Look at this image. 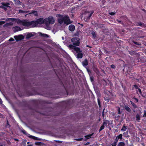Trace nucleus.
Segmentation results:
<instances>
[{
  "label": "nucleus",
  "instance_id": "nucleus-25",
  "mask_svg": "<svg viewBox=\"0 0 146 146\" xmlns=\"http://www.w3.org/2000/svg\"><path fill=\"white\" fill-rule=\"evenodd\" d=\"M126 127L125 126H123L121 129V131H125L126 130Z\"/></svg>",
  "mask_w": 146,
  "mask_h": 146
},
{
  "label": "nucleus",
  "instance_id": "nucleus-11",
  "mask_svg": "<svg viewBox=\"0 0 146 146\" xmlns=\"http://www.w3.org/2000/svg\"><path fill=\"white\" fill-rule=\"evenodd\" d=\"M69 30L71 31H73L75 29V26L74 25H70L69 27Z\"/></svg>",
  "mask_w": 146,
  "mask_h": 146
},
{
  "label": "nucleus",
  "instance_id": "nucleus-21",
  "mask_svg": "<svg viewBox=\"0 0 146 146\" xmlns=\"http://www.w3.org/2000/svg\"><path fill=\"white\" fill-rule=\"evenodd\" d=\"M40 35H41V36H42L44 37H49L48 35L46 34H42V33H40Z\"/></svg>",
  "mask_w": 146,
  "mask_h": 146
},
{
  "label": "nucleus",
  "instance_id": "nucleus-27",
  "mask_svg": "<svg viewBox=\"0 0 146 146\" xmlns=\"http://www.w3.org/2000/svg\"><path fill=\"white\" fill-rule=\"evenodd\" d=\"M29 11H23L22 10H20L19 11V13H28Z\"/></svg>",
  "mask_w": 146,
  "mask_h": 146
},
{
  "label": "nucleus",
  "instance_id": "nucleus-36",
  "mask_svg": "<svg viewBox=\"0 0 146 146\" xmlns=\"http://www.w3.org/2000/svg\"><path fill=\"white\" fill-rule=\"evenodd\" d=\"M109 14L111 15H115V13L114 12H111L109 13Z\"/></svg>",
  "mask_w": 146,
  "mask_h": 146
},
{
  "label": "nucleus",
  "instance_id": "nucleus-18",
  "mask_svg": "<svg viewBox=\"0 0 146 146\" xmlns=\"http://www.w3.org/2000/svg\"><path fill=\"white\" fill-rule=\"evenodd\" d=\"M122 134H120L119 135L117 136L116 138L118 140L119 139L121 140V139H122Z\"/></svg>",
  "mask_w": 146,
  "mask_h": 146
},
{
  "label": "nucleus",
  "instance_id": "nucleus-39",
  "mask_svg": "<svg viewBox=\"0 0 146 146\" xmlns=\"http://www.w3.org/2000/svg\"><path fill=\"white\" fill-rule=\"evenodd\" d=\"M98 104L99 106L100 107V100H99L98 99Z\"/></svg>",
  "mask_w": 146,
  "mask_h": 146
},
{
  "label": "nucleus",
  "instance_id": "nucleus-55",
  "mask_svg": "<svg viewBox=\"0 0 146 146\" xmlns=\"http://www.w3.org/2000/svg\"><path fill=\"white\" fill-rule=\"evenodd\" d=\"M29 142H28L27 143V144H29Z\"/></svg>",
  "mask_w": 146,
  "mask_h": 146
},
{
  "label": "nucleus",
  "instance_id": "nucleus-31",
  "mask_svg": "<svg viewBox=\"0 0 146 146\" xmlns=\"http://www.w3.org/2000/svg\"><path fill=\"white\" fill-rule=\"evenodd\" d=\"M0 8H2V9H4L5 10H6V8L4 6H3V5H2V6H1L0 7Z\"/></svg>",
  "mask_w": 146,
  "mask_h": 146
},
{
  "label": "nucleus",
  "instance_id": "nucleus-13",
  "mask_svg": "<svg viewBox=\"0 0 146 146\" xmlns=\"http://www.w3.org/2000/svg\"><path fill=\"white\" fill-rule=\"evenodd\" d=\"M88 63V61L86 59H85V60L82 62L83 65L85 67L87 65Z\"/></svg>",
  "mask_w": 146,
  "mask_h": 146
},
{
  "label": "nucleus",
  "instance_id": "nucleus-1",
  "mask_svg": "<svg viewBox=\"0 0 146 146\" xmlns=\"http://www.w3.org/2000/svg\"><path fill=\"white\" fill-rule=\"evenodd\" d=\"M58 23L62 24L64 23V24L68 25L71 23L70 21L68 16L67 15H59L58 18Z\"/></svg>",
  "mask_w": 146,
  "mask_h": 146
},
{
  "label": "nucleus",
  "instance_id": "nucleus-9",
  "mask_svg": "<svg viewBox=\"0 0 146 146\" xmlns=\"http://www.w3.org/2000/svg\"><path fill=\"white\" fill-rule=\"evenodd\" d=\"M13 29L14 32H17L21 31V29L20 27L18 26H15L13 28Z\"/></svg>",
  "mask_w": 146,
  "mask_h": 146
},
{
  "label": "nucleus",
  "instance_id": "nucleus-32",
  "mask_svg": "<svg viewBox=\"0 0 146 146\" xmlns=\"http://www.w3.org/2000/svg\"><path fill=\"white\" fill-rule=\"evenodd\" d=\"M128 131H127L126 132L124 133H123V135H125V136H126L128 134Z\"/></svg>",
  "mask_w": 146,
  "mask_h": 146
},
{
  "label": "nucleus",
  "instance_id": "nucleus-58",
  "mask_svg": "<svg viewBox=\"0 0 146 146\" xmlns=\"http://www.w3.org/2000/svg\"><path fill=\"white\" fill-rule=\"evenodd\" d=\"M27 15H25V17H26V16H27Z\"/></svg>",
  "mask_w": 146,
  "mask_h": 146
},
{
  "label": "nucleus",
  "instance_id": "nucleus-17",
  "mask_svg": "<svg viewBox=\"0 0 146 146\" xmlns=\"http://www.w3.org/2000/svg\"><path fill=\"white\" fill-rule=\"evenodd\" d=\"M125 110L128 112H130L131 110L127 106H125Z\"/></svg>",
  "mask_w": 146,
  "mask_h": 146
},
{
  "label": "nucleus",
  "instance_id": "nucleus-43",
  "mask_svg": "<svg viewBox=\"0 0 146 146\" xmlns=\"http://www.w3.org/2000/svg\"><path fill=\"white\" fill-rule=\"evenodd\" d=\"M134 87L136 88V89H137V88H138V86H137V85H134Z\"/></svg>",
  "mask_w": 146,
  "mask_h": 146
},
{
  "label": "nucleus",
  "instance_id": "nucleus-52",
  "mask_svg": "<svg viewBox=\"0 0 146 146\" xmlns=\"http://www.w3.org/2000/svg\"><path fill=\"white\" fill-rule=\"evenodd\" d=\"M85 3V1H83V2H82V4H84Z\"/></svg>",
  "mask_w": 146,
  "mask_h": 146
},
{
  "label": "nucleus",
  "instance_id": "nucleus-22",
  "mask_svg": "<svg viewBox=\"0 0 146 146\" xmlns=\"http://www.w3.org/2000/svg\"><path fill=\"white\" fill-rule=\"evenodd\" d=\"M32 13L33 14L35 15L36 16L37 15V14L36 11H33L31 13H29V14H30Z\"/></svg>",
  "mask_w": 146,
  "mask_h": 146
},
{
  "label": "nucleus",
  "instance_id": "nucleus-56",
  "mask_svg": "<svg viewBox=\"0 0 146 146\" xmlns=\"http://www.w3.org/2000/svg\"><path fill=\"white\" fill-rule=\"evenodd\" d=\"M27 146H32L31 145H27Z\"/></svg>",
  "mask_w": 146,
  "mask_h": 146
},
{
  "label": "nucleus",
  "instance_id": "nucleus-16",
  "mask_svg": "<svg viewBox=\"0 0 146 146\" xmlns=\"http://www.w3.org/2000/svg\"><path fill=\"white\" fill-rule=\"evenodd\" d=\"M33 36V35L31 33L28 34L26 35V38H29Z\"/></svg>",
  "mask_w": 146,
  "mask_h": 146
},
{
  "label": "nucleus",
  "instance_id": "nucleus-61",
  "mask_svg": "<svg viewBox=\"0 0 146 146\" xmlns=\"http://www.w3.org/2000/svg\"><path fill=\"white\" fill-rule=\"evenodd\" d=\"M81 26H83V25H81Z\"/></svg>",
  "mask_w": 146,
  "mask_h": 146
},
{
  "label": "nucleus",
  "instance_id": "nucleus-45",
  "mask_svg": "<svg viewBox=\"0 0 146 146\" xmlns=\"http://www.w3.org/2000/svg\"><path fill=\"white\" fill-rule=\"evenodd\" d=\"M111 67L112 68H115V66L113 65H112L111 66Z\"/></svg>",
  "mask_w": 146,
  "mask_h": 146
},
{
  "label": "nucleus",
  "instance_id": "nucleus-6",
  "mask_svg": "<svg viewBox=\"0 0 146 146\" xmlns=\"http://www.w3.org/2000/svg\"><path fill=\"white\" fill-rule=\"evenodd\" d=\"M80 39L78 37H75L71 39L72 42L73 43V44L77 46L79 45L80 43L79 41Z\"/></svg>",
  "mask_w": 146,
  "mask_h": 146
},
{
  "label": "nucleus",
  "instance_id": "nucleus-34",
  "mask_svg": "<svg viewBox=\"0 0 146 146\" xmlns=\"http://www.w3.org/2000/svg\"><path fill=\"white\" fill-rule=\"evenodd\" d=\"M144 114L143 115V117H146V111L145 110H144Z\"/></svg>",
  "mask_w": 146,
  "mask_h": 146
},
{
  "label": "nucleus",
  "instance_id": "nucleus-12",
  "mask_svg": "<svg viewBox=\"0 0 146 146\" xmlns=\"http://www.w3.org/2000/svg\"><path fill=\"white\" fill-rule=\"evenodd\" d=\"M13 25V24L12 23H6L3 26L5 27H9V26H12Z\"/></svg>",
  "mask_w": 146,
  "mask_h": 146
},
{
  "label": "nucleus",
  "instance_id": "nucleus-37",
  "mask_svg": "<svg viewBox=\"0 0 146 146\" xmlns=\"http://www.w3.org/2000/svg\"><path fill=\"white\" fill-rule=\"evenodd\" d=\"M118 140L116 138H115V139L114 141V143H117L118 141Z\"/></svg>",
  "mask_w": 146,
  "mask_h": 146
},
{
  "label": "nucleus",
  "instance_id": "nucleus-15",
  "mask_svg": "<svg viewBox=\"0 0 146 146\" xmlns=\"http://www.w3.org/2000/svg\"><path fill=\"white\" fill-rule=\"evenodd\" d=\"M2 5L4 6L5 7H9L10 5V4L8 3H1Z\"/></svg>",
  "mask_w": 146,
  "mask_h": 146
},
{
  "label": "nucleus",
  "instance_id": "nucleus-20",
  "mask_svg": "<svg viewBox=\"0 0 146 146\" xmlns=\"http://www.w3.org/2000/svg\"><path fill=\"white\" fill-rule=\"evenodd\" d=\"M117 146H125V144L123 142H120L118 143Z\"/></svg>",
  "mask_w": 146,
  "mask_h": 146
},
{
  "label": "nucleus",
  "instance_id": "nucleus-10",
  "mask_svg": "<svg viewBox=\"0 0 146 146\" xmlns=\"http://www.w3.org/2000/svg\"><path fill=\"white\" fill-rule=\"evenodd\" d=\"M36 21L38 24H41L43 23H44V20L42 18L38 19Z\"/></svg>",
  "mask_w": 146,
  "mask_h": 146
},
{
  "label": "nucleus",
  "instance_id": "nucleus-60",
  "mask_svg": "<svg viewBox=\"0 0 146 146\" xmlns=\"http://www.w3.org/2000/svg\"><path fill=\"white\" fill-rule=\"evenodd\" d=\"M119 22H121V21H119Z\"/></svg>",
  "mask_w": 146,
  "mask_h": 146
},
{
  "label": "nucleus",
  "instance_id": "nucleus-33",
  "mask_svg": "<svg viewBox=\"0 0 146 146\" xmlns=\"http://www.w3.org/2000/svg\"><path fill=\"white\" fill-rule=\"evenodd\" d=\"M5 22L3 21H0V25H3L5 23Z\"/></svg>",
  "mask_w": 146,
  "mask_h": 146
},
{
  "label": "nucleus",
  "instance_id": "nucleus-42",
  "mask_svg": "<svg viewBox=\"0 0 146 146\" xmlns=\"http://www.w3.org/2000/svg\"><path fill=\"white\" fill-rule=\"evenodd\" d=\"M138 91L139 92V93L141 94V90L140 89L138 88Z\"/></svg>",
  "mask_w": 146,
  "mask_h": 146
},
{
  "label": "nucleus",
  "instance_id": "nucleus-51",
  "mask_svg": "<svg viewBox=\"0 0 146 146\" xmlns=\"http://www.w3.org/2000/svg\"><path fill=\"white\" fill-rule=\"evenodd\" d=\"M86 46H87V47H90V48H91V47L90 46H89V45H87Z\"/></svg>",
  "mask_w": 146,
  "mask_h": 146
},
{
  "label": "nucleus",
  "instance_id": "nucleus-41",
  "mask_svg": "<svg viewBox=\"0 0 146 146\" xmlns=\"http://www.w3.org/2000/svg\"><path fill=\"white\" fill-rule=\"evenodd\" d=\"M134 43L135 44H137V45H140V44H139V43H138L137 42H134Z\"/></svg>",
  "mask_w": 146,
  "mask_h": 146
},
{
  "label": "nucleus",
  "instance_id": "nucleus-47",
  "mask_svg": "<svg viewBox=\"0 0 146 146\" xmlns=\"http://www.w3.org/2000/svg\"><path fill=\"white\" fill-rule=\"evenodd\" d=\"M2 103V101L1 99L0 98V104H1Z\"/></svg>",
  "mask_w": 146,
  "mask_h": 146
},
{
  "label": "nucleus",
  "instance_id": "nucleus-7",
  "mask_svg": "<svg viewBox=\"0 0 146 146\" xmlns=\"http://www.w3.org/2000/svg\"><path fill=\"white\" fill-rule=\"evenodd\" d=\"M93 13L94 11H91L90 12L86 11L85 12V13L84 15H86L85 17L86 18L87 20H88Z\"/></svg>",
  "mask_w": 146,
  "mask_h": 146
},
{
  "label": "nucleus",
  "instance_id": "nucleus-35",
  "mask_svg": "<svg viewBox=\"0 0 146 146\" xmlns=\"http://www.w3.org/2000/svg\"><path fill=\"white\" fill-rule=\"evenodd\" d=\"M117 145V143H113L111 144V145L112 146H115Z\"/></svg>",
  "mask_w": 146,
  "mask_h": 146
},
{
  "label": "nucleus",
  "instance_id": "nucleus-48",
  "mask_svg": "<svg viewBox=\"0 0 146 146\" xmlns=\"http://www.w3.org/2000/svg\"><path fill=\"white\" fill-rule=\"evenodd\" d=\"M134 99H135L137 102H138V100L137 98H134Z\"/></svg>",
  "mask_w": 146,
  "mask_h": 146
},
{
  "label": "nucleus",
  "instance_id": "nucleus-53",
  "mask_svg": "<svg viewBox=\"0 0 146 146\" xmlns=\"http://www.w3.org/2000/svg\"><path fill=\"white\" fill-rule=\"evenodd\" d=\"M30 137H30L31 138H33V137H34V136H31Z\"/></svg>",
  "mask_w": 146,
  "mask_h": 146
},
{
  "label": "nucleus",
  "instance_id": "nucleus-4",
  "mask_svg": "<svg viewBox=\"0 0 146 146\" xmlns=\"http://www.w3.org/2000/svg\"><path fill=\"white\" fill-rule=\"evenodd\" d=\"M55 19L52 17H49L44 19V23L46 25L49 24H52L54 23Z\"/></svg>",
  "mask_w": 146,
  "mask_h": 146
},
{
  "label": "nucleus",
  "instance_id": "nucleus-5",
  "mask_svg": "<svg viewBox=\"0 0 146 146\" xmlns=\"http://www.w3.org/2000/svg\"><path fill=\"white\" fill-rule=\"evenodd\" d=\"M10 20L17 23L19 25H21L22 20L19 19L9 18L6 19V21H7Z\"/></svg>",
  "mask_w": 146,
  "mask_h": 146
},
{
  "label": "nucleus",
  "instance_id": "nucleus-30",
  "mask_svg": "<svg viewBox=\"0 0 146 146\" xmlns=\"http://www.w3.org/2000/svg\"><path fill=\"white\" fill-rule=\"evenodd\" d=\"M83 138H79V139H75V140H77L78 141H80L82 140Z\"/></svg>",
  "mask_w": 146,
  "mask_h": 146
},
{
  "label": "nucleus",
  "instance_id": "nucleus-24",
  "mask_svg": "<svg viewBox=\"0 0 146 146\" xmlns=\"http://www.w3.org/2000/svg\"><path fill=\"white\" fill-rule=\"evenodd\" d=\"M116 108L117 109V110L118 111V114H121V112L120 111V110L119 107H117Z\"/></svg>",
  "mask_w": 146,
  "mask_h": 146
},
{
  "label": "nucleus",
  "instance_id": "nucleus-28",
  "mask_svg": "<svg viewBox=\"0 0 146 146\" xmlns=\"http://www.w3.org/2000/svg\"><path fill=\"white\" fill-rule=\"evenodd\" d=\"M91 33L93 37H96V34L95 32L92 31Z\"/></svg>",
  "mask_w": 146,
  "mask_h": 146
},
{
  "label": "nucleus",
  "instance_id": "nucleus-38",
  "mask_svg": "<svg viewBox=\"0 0 146 146\" xmlns=\"http://www.w3.org/2000/svg\"><path fill=\"white\" fill-rule=\"evenodd\" d=\"M40 143H41L40 142H37L35 143V144L36 145H40Z\"/></svg>",
  "mask_w": 146,
  "mask_h": 146
},
{
  "label": "nucleus",
  "instance_id": "nucleus-26",
  "mask_svg": "<svg viewBox=\"0 0 146 146\" xmlns=\"http://www.w3.org/2000/svg\"><path fill=\"white\" fill-rule=\"evenodd\" d=\"M140 116L138 114H137L136 115V120L139 121L140 120Z\"/></svg>",
  "mask_w": 146,
  "mask_h": 146
},
{
  "label": "nucleus",
  "instance_id": "nucleus-8",
  "mask_svg": "<svg viewBox=\"0 0 146 146\" xmlns=\"http://www.w3.org/2000/svg\"><path fill=\"white\" fill-rule=\"evenodd\" d=\"M14 37L17 41H19L23 39L24 38L23 36L22 35H19L18 36H15Z\"/></svg>",
  "mask_w": 146,
  "mask_h": 146
},
{
  "label": "nucleus",
  "instance_id": "nucleus-44",
  "mask_svg": "<svg viewBox=\"0 0 146 146\" xmlns=\"http://www.w3.org/2000/svg\"><path fill=\"white\" fill-rule=\"evenodd\" d=\"M107 125V123L106 122H104L103 123V125Z\"/></svg>",
  "mask_w": 146,
  "mask_h": 146
},
{
  "label": "nucleus",
  "instance_id": "nucleus-29",
  "mask_svg": "<svg viewBox=\"0 0 146 146\" xmlns=\"http://www.w3.org/2000/svg\"><path fill=\"white\" fill-rule=\"evenodd\" d=\"M104 125H102L100 128L99 131H101L103 130L104 128Z\"/></svg>",
  "mask_w": 146,
  "mask_h": 146
},
{
  "label": "nucleus",
  "instance_id": "nucleus-2",
  "mask_svg": "<svg viewBox=\"0 0 146 146\" xmlns=\"http://www.w3.org/2000/svg\"><path fill=\"white\" fill-rule=\"evenodd\" d=\"M38 25L36 21L30 22L27 20H22L21 25H22L24 26H31L32 27H34L37 26Z\"/></svg>",
  "mask_w": 146,
  "mask_h": 146
},
{
  "label": "nucleus",
  "instance_id": "nucleus-40",
  "mask_svg": "<svg viewBox=\"0 0 146 146\" xmlns=\"http://www.w3.org/2000/svg\"><path fill=\"white\" fill-rule=\"evenodd\" d=\"M14 39L12 38H11L9 39V40L10 41H14Z\"/></svg>",
  "mask_w": 146,
  "mask_h": 146
},
{
  "label": "nucleus",
  "instance_id": "nucleus-59",
  "mask_svg": "<svg viewBox=\"0 0 146 146\" xmlns=\"http://www.w3.org/2000/svg\"><path fill=\"white\" fill-rule=\"evenodd\" d=\"M88 143H86V144H87V145H88Z\"/></svg>",
  "mask_w": 146,
  "mask_h": 146
},
{
  "label": "nucleus",
  "instance_id": "nucleus-49",
  "mask_svg": "<svg viewBox=\"0 0 146 146\" xmlns=\"http://www.w3.org/2000/svg\"><path fill=\"white\" fill-rule=\"evenodd\" d=\"M17 3H18L20 4L21 2H20V1H17Z\"/></svg>",
  "mask_w": 146,
  "mask_h": 146
},
{
  "label": "nucleus",
  "instance_id": "nucleus-23",
  "mask_svg": "<svg viewBox=\"0 0 146 146\" xmlns=\"http://www.w3.org/2000/svg\"><path fill=\"white\" fill-rule=\"evenodd\" d=\"M130 102L131 103V105H132V106H133V107L134 108H137V106H136V105L133 103V102L132 101H130Z\"/></svg>",
  "mask_w": 146,
  "mask_h": 146
},
{
  "label": "nucleus",
  "instance_id": "nucleus-50",
  "mask_svg": "<svg viewBox=\"0 0 146 146\" xmlns=\"http://www.w3.org/2000/svg\"><path fill=\"white\" fill-rule=\"evenodd\" d=\"M5 19V18H2V19H1V20H4Z\"/></svg>",
  "mask_w": 146,
  "mask_h": 146
},
{
  "label": "nucleus",
  "instance_id": "nucleus-19",
  "mask_svg": "<svg viewBox=\"0 0 146 146\" xmlns=\"http://www.w3.org/2000/svg\"><path fill=\"white\" fill-rule=\"evenodd\" d=\"M93 134V133L86 135L85 137L87 138L86 139H89L91 137Z\"/></svg>",
  "mask_w": 146,
  "mask_h": 146
},
{
  "label": "nucleus",
  "instance_id": "nucleus-3",
  "mask_svg": "<svg viewBox=\"0 0 146 146\" xmlns=\"http://www.w3.org/2000/svg\"><path fill=\"white\" fill-rule=\"evenodd\" d=\"M69 47L70 48L74 49L78 53L77 57L78 58H82L83 55L82 53V51L80 50L79 47L74 46L72 44L69 45Z\"/></svg>",
  "mask_w": 146,
  "mask_h": 146
},
{
  "label": "nucleus",
  "instance_id": "nucleus-54",
  "mask_svg": "<svg viewBox=\"0 0 146 146\" xmlns=\"http://www.w3.org/2000/svg\"><path fill=\"white\" fill-rule=\"evenodd\" d=\"M15 140L17 141H18V139H15Z\"/></svg>",
  "mask_w": 146,
  "mask_h": 146
},
{
  "label": "nucleus",
  "instance_id": "nucleus-46",
  "mask_svg": "<svg viewBox=\"0 0 146 146\" xmlns=\"http://www.w3.org/2000/svg\"><path fill=\"white\" fill-rule=\"evenodd\" d=\"M22 132L24 134L26 133V131L25 130H23L22 131Z\"/></svg>",
  "mask_w": 146,
  "mask_h": 146
},
{
  "label": "nucleus",
  "instance_id": "nucleus-57",
  "mask_svg": "<svg viewBox=\"0 0 146 146\" xmlns=\"http://www.w3.org/2000/svg\"><path fill=\"white\" fill-rule=\"evenodd\" d=\"M81 0H78V1H80Z\"/></svg>",
  "mask_w": 146,
  "mask_h": 146
},
{
  "label": "nucleus",
  "instance_id": "nucleus-14",
  "mask_svg": "<svg viewBox=\"0 0 146 146\" xmlns=\"http://www.w3.org/2000/svg\"><path fill=\"white\" fill-rule=\"evenodd\" d=\"M136 25L137 26H139L143 27H146V25H145L143 23L141 22H139L137 23Z\"/></svg>",
  "mask_w": 146,
  "mask_h": 146
}]
</instances>
